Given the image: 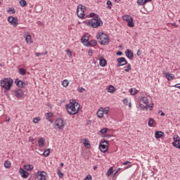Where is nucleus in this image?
<instances>
[{
	"instance_id": "nucleus-1",
	"label": "nucleus",
	"mask_w": 180,
	"mask_h": 180,
	"mask_svg": "<svg viewBox=\"0 0 180 180\" xmlns=\"http://www.w3.org/2000/svg\"><path fill=\"white\" fill-rule=\"evenodd\" d=\"M65 109L68 115H77L79 112V109H81V104L75 100H70L69 103L65 105Z\"/></svg>"
},
{
	"instance_id": "nucleus-2",
	"label": "nucleus",
	"mask_w": 180,
	"mask_h": 180,
	"mask_svg": "<svg viewBox=\"0 0 180 180\" xmlns=\"http://www.w3.org/2000/svg\"><path fill=\"white\" fill-rule=\"evenodd\" d=\"M139 106L141 109H146V110H153L154 108V103L153 98L150 96L141 97L139 100Z\"/></svg>"
},
{
	"instance_id": "nucleus-3",
	"label": "nucleus",
	"mask_w": 180,
	"mask_h": 180,
	"mask_svg": "<svg viewBox=\"0 0 180 180\" xmlns=\"http://www.w3.org/2000/svg\"><path fill=\"white\" fill-rule=\"evenodd\" d=\"M89 18H93V19L86 22L87 26L89 27L96 28L103 25V22H102V20L99 18V15L91 13L89 14Z\"/></svg>"
},
{
	"instance_id": "nucleus-4",
	"label": "nucleus",
	"mask_w": 180,
	"mask_h": 180,
	"mask_svg": "<svg viewBox=\"0 0 180 180\" xmlns=\"http://www.w3.org/2000/svg\"><path fill=\"white\" fill-rule=\"evenodd\" d=\"M12 84H13V79L11 78H4L0 81V86L4 88L6 92L12 88Z\"/></svg>"
},
{
	"instance_id": "nucleus-5",
	"label": "nucleus",
	"mask_w": 180,
	"mask_h": 180,
	"mask_svg": "<svg viewBox=\"0 0 180 180\" xmlns=\"http://www.w3.org/2000/svg\"><path fill=\"white\" fill-rule=\"evenodd\" d=\"M97 39L98 40V43L100 44H108L109 43V37H108V34L103 33V32H98L97 34Z\"/></svg>"
},
{
	"instance_id": "nucleus-6",
	"label": "nucleus",
	"mask_w": 180,
	"mask_h": 180,
	"mask_svg": "<svg viewBox=\"0 0 180 180\" xmlns=\"http://www.w3.org/2000/svg\"><path fill=\"white\" fill-rule=\"evenodd\" d=\"M86 10V7L83 6L82 4H79L77 8V15L78 18L82 19L84 16H85V11Z\"/></svg>"
},
{
	"instance_id": "nucleus-7",
	"label": "nucleus",
	"mask_w": 180,
	"mask_h": 180,
	"mask_svg": "<svg viewBox=\"0 0 180 180\" xmlns=\"http://www.w3.org/2000/svg\"><path fill=\"white\" fill-rule=\"evenodd\" d=\"M122 19L127 22L128 27H134V21L131 15L127 14L124 15Z\"/></svg>"
},
{
	"instance_id": "nucleus-8",
	"label": "nucleus",
	"mask_w": 180,
	"mask_h": 180,
	"mask_svg": "<svg viewBox=\"0 0 180 180\" xmlns=\"http://www.w3.org/2000/svg\"><path fill=\"white\" fill-rule=\"evenodd\" d=\"M109 149V143L108 141L103 139L99 144V150L101 153H106Z\"/></svg>"
},
{
	"instance_id": "nucleus-9",
	"label": "nucleus",
	"mask_w": 180,
	"mask_h": 180,
	"mask_svg": "<svg viewBox=\"0 0 180 180\" xmlns=\"http://www.w3.org/2000/svg\"><path fill=\"white\" fill-rule=\"evenodd\" d=\"M55 126L56 129L62 130V129H64V127H65V123H64V120H63V119L58 118L55 122Z\"/></svg>"
},
{
	"instance_id": "nucleus-10",
	"label": "nucleus",
	"mask_w": 180,
	"mask_h": 180,
	"mask_svg": "<svg viewBox=\"0 0 180 180\" xmlns=\"http://www.w3.org/2000/svg\"><path fill=\"white\" fill-rule=\"evenodd\" d=\"M37 180H47V173L44 171H38L37 173Z\"/></svg>"
},
{
	"instance_id": "nucleus-11",
	"label": "nucleus",
	"mask_w": 180,
	"mask_h": 180,
	"mask_svg": "<svg viewBox=\"0 0 180 180\" xmlns=\"http://www.w3.org/2000/svg\"><path fill=\"white\" fill-rule=\"evenodd\" d=\"M8 22L9 23H11V25H12V26H14L15 27H16V26H18V25H19V23L18 22V18H16L15 17H12V16H9L8 18Z\"/></svg>"
},
{
	"instance_id": "nucleus-12",
	"label": "nucleus",
	"mask_w": 180,
	"mask_h": 180,
	"mask_svg": "<svg viewBox=\"0 0 180 180\" xmlns=\"http://www.w3.org/2000/svg\"><path fill=\"white\" fill-rule=\"evenodd\" d=\"M118 64H117V67H122L123 65H126V64H127V60L122 57V58H119L117 60Z\"/></svg>"
},
{
	"instance_id": "nucleus-13",
	"label": "nucleus",
	"mask_w": 180,
	"mask_h": 180,
	"mask_svg": "<svg viewBox=\"0 0 180 180\" xmlns=\"http://www.w3.org/2000/svg\"><path fill=\"white\" fill-rule=\"evenodd\" d=\"M19 172L22 178L27 179L29 177V175H30L29 172L23 169V168H20Z\"/></svg>"
},
{
	"instance_id": "nucleus-14",
	"label": "nucleus",
	"mask_w": 180,
	"mask_h": 180,
	"mask_svg": "<svg viewBox=\"0 0 180 180\" xmlns=\"http://www.w3.org/2000/svg\"><path fill=\"white\" fill-rule=\"evenodd\" d=\"M23 94H24L23 90H22L20 89H18L15 91V96L18 99H20V98H23Z\"/></svg>"
},
{
	"instance_id": "nucleus-15",
	"label": "nucleus",
	"mask_w": 180,
	"mask_h": 180,
	"mask_svg": "<svg viewBox=\"0 0 180 180\" xmlns=\"http://www.w3.org/2000/svg\"><path fill=\"white\" fill-rule=\"evenodd\" d=\"M99 65L101 67H106V65H108V61L105 60V59H104L103 57H100L99 58Z\"/></svg>"
},
{
	"instance_id": "nucleus-16",
	"label": "nucleus",
	"mask_w": 180,
	"mask_h": 180,
	"mask_svg": "<svg viewBox=\"0 0 180 180\" xmlns=\"http://www.w3.org/2000/svg\"><path fill=\"white\" fill-rule=\"evenodd\" d=\"M46 144V140L44 139V138H40L38 140V146L39 147V148H43V147H44Z\"/></svg>"
},
{
	"instance_id": "nucleus-17",
	"label": "nucleus",
	"mask_w": 180,
	"mask_h": 180,
	"mask_svg": "<svg viewBox=\"0 0 180 180\" xmlns=\"http://www.w3.org/2000/svg\"><path fill=\"white\" fill-rule=\"evenodd\" d=\"M125 56L127 57V58L131 59L134 57L133 51H131V49H127L125 51Z\"/></svg>"
},
{
	"instance_id": "nucleus-18",
	"label": "nucleus",
	"mask_w": 180,
	"mask_h": 180,
	"mask_svg": "<svg viewBox=\"0 0 180 180\" xmlns=\"http://www.w3.org/2000/svg\"><path fill=\"white\" fill-rule=\"evenodd\" d=\"M45 117L48 122H50L51 123H53V120L51 117H53V113L52 112H47L45 114Z\"/></svg>"
},
{
	"instance_id": "nucleus-19",
	"label": "nucleus",
	"mask_w": 180,
	"mask_h": 180,
	"mask_svg": "<svg viewBox=\"0 0 180 180\" xmlns=\"http://www.w3.org/2000/svg\"><path fill=\"white\" fill-rule=\"evenodd\" d=\"M25 41L27 44H32L33 43V39H32V35L28 34L25 37Z\"/></svg>"
},
{
	"instance_id": "nucleus-20",
	"label": "nucleus",
	"mask_w": 180,
	"mask_h": 180,
	"mask_svg": "<svg viewBox=\"0 0 180 180\" xmlns=\"http://www.w3.org/2000/svg\"><path fill=\"white\" fill-rule=\"evenodd\" d=\"M148 2H151V0H138L137 5L143 6V5H146Z\"/></svg>"
},
{
	"instance_id": "nucleus-21",
	"label": "nucleus",
	"mask_w": 180,
	"mask_h": 180,
	"mask_svg": "<svg viewBox=\"0 0 180 180\" xmlns=\"http://www.w3.org/2000/svg\"><path fill=\"white\" fill-rule=\"evenodd\" d=\"M103 108H100L98 109V110L97 111V116L98 117H99L100 119H101V117H103Z\"/></svg>"
},
{
	"instance_id": "nucleus-22",
	"label": "nucleus",
	"mask_w": 180,
	"mask_h": 180,
	"mask_svg": "<svg viewBox=\"0 0 180 180\" xmlns=\"http://www.w3.org/2000/svg\"><path fill=\"white\" fill-rule=\"evenodd\" d=\"M155 139H161V137H164V132L160 131H157L155 133Z\"/></svg>"
},
{
	"instance_id": "nucleus-23",
	"label": "nucleus",
	"mask_w": 180,
	"mask_h": 180,
	"mask_svg": "<svg viewBox=\"0 0 180 180\" xmlns=\"http://www.w3.org/2000/svg\"><path fill=\"white\" fill-rule=\"evenodd\" d=\"M165 78H167V81H172V79L175 78V75L171 73H166Z\"/></svg>"
},
{
	"instance_id": "nucleus-24",
	"label": "nucleus",
	"mask_w": 180,
	"mask_h": 180,
	"mask_svg": "<svg viewBox=\"0 0 180 180\" xmlns=\"http://www.w3.org/2000/svg\"><path fill=\"white\" fill-rule=\"evenodd\" d=\"M33 165H24V169L25 171H33Z\"/></svg>"
},
{
	"instance_id": "nucleus-25",
	"label": "nucleus",
	"mask_w": 180,
	"mask_h": 180,
	"mask_svg": "<svg viewBox=\"0 0 180 180\" xmlns=\"http://www.w3.org/2000/svg\"><path fill=\"white\" fill-rule=\"evenodd\" d=\"M81 40H82V43H83L84 46H88V40H89L88 37H83Z\"/></svg>"
},
{
	"instance_id": "nucleus-26",
	"label": "nucleus",
	"mask_w": 180,
	"mask_h": 180,
	"mask_svg": "<svg viewBox=\"0 0 180 180\" xmlns=\"http://www.w3.org/2000/svg\"><path fill=\"white\" fill-rule=\"evenodd\" d=\"M155 123V120L153 118H150L148 120V125L149 126V127H153Z\"/></svg>"
},
{
	"instance_id": "nucleus-27",
	"label": "nucleus",
	"mask_w": 180,
	"mask_h": 180,
	"mask_svg": "<svg viewBox=\"0 0 180 180\" xmlns=\"http://www.w3.org/2000/svg\"><path fill=\"white\" fill-rule=\"evenodd\" d=\"M107 91H108V92H109V94H115V91L116 90L115 89V86L110 85V86H109Z\"/></svg>"
},
{
	"instance_id": "nucleus-28",
	"label": "nucleus",
	"mask_w": 180,
	"mask_h": 180,
	"mask_svg": "<svg viewBox=\"0 0 180 180\" xmlns=\"http://www.w3.org/2000/svg\"><path fill=\"white\" fill-rule=\"evenodd\" d=\"M12 165V163H11V161L9 160H6L5 162H4V167L6 168V169H9L11 168Z\"/></svg>"
},
{
	"instance_id": "nucleus-29",
	"label": "nucleus",
	"mask_w": 180,
	"mask_h": 180,
	"mask_svg": "<svg viewBox=\"0 0 180 180\" xmlns=\"http://www.w3.org/2000/svg\"><path fill=\"white\" fill-rule=\"evenodd\" d=\"M123 103L127 106H129V108H131V103L129 102V98H124L123 100Z\"/></svg>"
},
{
	"instance_id": "nucleus-30",
	"label": "nucleus",
	"mask_w": 180,
	"mask_h": 180,
	"mask_svg": "<svg viewBox=\"0 0 180 180\" xmlns=\"http://www.w3.org/2000/svg\"><path fill=\"white\" fill-rule=\"evenodd\" d=\"M96 44H97V42L96 40H91L88 42L87 46H91V47H94L96 46Z\"/></svg>"
},
{
	"instance_id": "nucleus-31",
	"label": "nucleus",
	"mask_w": 180,
	"mask_h": 180,
	"mask_svg": "<svg viewBox=\"0 0 180 180\" xmlns=\"http://www.w3.org/2000/svg\"><path fill=\"white\" fill-rule=\"evenodd\" d=\"M137 92H139V90L136 89V88H131L129 90V93L131 94V95H136Z\"/></svg>"
},
{
	"instance_id": "nucleus-32",
	"label": "nucleus",
	"mask_w": 180,
	"mask_h": 180,
	"mask_svg": "<svg viewBox=\"0 0 180 180\" xmlns=\"http://www.w3.org/2000/svg\"><path fill=\"white\" fill-rule=\"evenodd\" d=\"M108 130H109V129H108V128H103L101 130H100L98 134L100 136H102V135L105 134V133H106Z\"/></svg>"
},
{
	"instance_id": "nucleus-33",
	"label": "nucleus",
	"mask_w": 180,
	"mask_h": 180,
	"mask_svg": "<svg viewBox=\"0 0 180 180\" xmlns=\"http://www.w3.org/2000/svg\"><path fill=\"white\" fill-rule=\"evenodd\" d=\"M84 147H86V148H91V143H89L88 139H84Z\"/></svg>"
},
{
	"instance_id": "nucleus-34",
	"label": "nucleus",
	"mask_w": 180,
	"mask_h": 180,
	"mask_svg": "<svg viewBox=\"0 0 180 180\" xmlns=\"http://www.w3.org/2000/svg\"><path fill=\"white\" fill-rule=\"evenodd\" d=\"M50 150H51L50 148L45 150L43 153L44 157H49V155H50Z\"/></svg>"
},
{
	"instance_id": "nucleus-35",
	"label": "nucleus",
	"mask_w": 180,
	"mask_h": 180,
	"mask_svg": "<svg viewBox=\"0 0 180 180\" xmlns=\"http://www.w3.org/2000/svg\"><path fill=\"white\" fill-rule=\"evenodd\" d=\"M62 85L65 88H67V86H68V85H70V82H68V80H67V79H64L62 82Z\"/></svg>"
},
{
	"instance_id": "nucleus-36",
	"label": "nucleus",
	"mask_w": 180,
	"mask_h": 180,
	"mask_svg": "<svg viewBox=\"0 0 180 180\" xmlns=\"http://www.w3.org/2000/svg\"><path fill=\"white\" fill-rule=\"evenodd\" d=\"M172 145L174 146V147H176V148H179L180 149V141H174L172 143Z\"/></svg>"
},
{
	"instance_id": "nucleus-37",
	"label": "nucleus",
	"mask_w": 180,
	"mask_h": 180,
	"mask_svg": "<svg viewBox=\"0 0 180 180\" xmlns=\"http://www.w3.org/2000/svg\"><path fill=\"white\" fill-rule=\"evenodd\" d=\"M112 174H113V167H110L107 173H106V176H109L110 175H112Z\"/></svg>"
},
{
	"instance_id": "nucleus-38",
	"label": "nucleus",
	"mask_w": 180,
	"mask_h": 180,
	"mask_svg": "<svg viewBox=\"0 0 180 180\" xmlns=\"http://www.w3.org/2000/svg\"><path fill=\"white\" fill-rule=\"evenodd\" d=\"M19 74H20V75H26V70H25L23 68H20Z\"/></svg>"
},
{
	"instance_id": "nucleus-39",
	"label": "nucleus",
	"mask_w": 180,
	"mask_h": 180,
	"mask_svg": "<svg viewBox=\"0 0 180 180\" xmlns=\"http://www.w3.org/2000/svg\"><path fill=\"white\" fill-rule=\"evenodd\" d=\"M57 174L59 178L60 179L64 178V173L61 172L60 169H58Z\"/></svg>"
},
{
	"instance_id": "nucleus-40",
	"label": "nucleus",
	"mask_w": 180,
	"mask_h": 180,
	"mask_svg": "<svg viewBox=\"0 0 180 180\" xmlns=\"http://www.w3.org/2000/svg\"><path fill=\"white\" fill-rule=\"evenodd\" d=\"M125 72H130L131 71V65L129 64L124 69Z\"/></svg>"
},
{
	"instance_id": "nucleus-41",
	"label": "nucleus",
	"mask_w": 180,
	"mask_h": 180,
	"mask_svg": "<svg viewBox=\"0 0 180 180\" xmlns=\"http://www.w3.org/2000/svg\"><path fill=\"white\" fill-rule=\"evenodd\" d=\"M20 6L25 7L27 5V2H26L25 0H21L20 1Z\"/></svg>"
},
{
	"instance_id": "nucleus-42",
	"label": "nucleus",
	"mask_w": 180,
	"mask_h": 180,
	"mask_svg": "<svg viewBox=\"0 0 180 180\" xmlns=\"http://www.w3.org/2000/svg\"><path fill=\"white\" fill-rule=\"evenodd\" d=\"M17 85H18L20 88H22V86H24L23 81H22V80L18 81V82H17Z\"/></svg>"
},
{
	"instance_id": "nucleus-43",
	"label": "nucleus",
	"mask_w": 180,
	"mask_h": 180,
	"mask_svg": "<svg viewBox=\"0 0 180 180\" xmlns=\"http://www.w3.org/2000/svg\"><path fill=\"white\" fill-rule=\"evenodd\" d=\"M66 53H67V56L68 57H70V58H71V57H72V51H71V50L67 49L66 50Z\"/></svg>"
},
{
	"instance_id": "nucleus-44",
	"label": "nucleus",
	"mask_w": 180,
	"mask_h": 180,
	"mask_svg": "<svg viewBox=\"0 0 180 180\" xmlns=\"http://www.w3.org/2000/svg\"><path fill=\"white\" fill-rule=\"evenodd\" d=\"M40 120H41V118L39 117H35L33 120V123H39V122H40Z\"/></svg>"
},
{
	"instance_id": "nucleus-45",
	"label": "nucleus",
	"mask_w": 180,
	"mask_h": 180,
	"mask_svg": "<svg viewBox=\"0 0 180 180\" xmlns=\"http://www.w3.org/2000/svg\"><path fill=\"white\" fill-rule=\"evenodd\" d=\"M7 12L8 13H15V8H9Z\"/></svg>"
},
{
	"instance_id": "nucleus-46",
	"label": "nucleus",
	"mask_w": 180,
	"mask_h": 180,
	"mask_svg": "<svg viewBox=\"0 0 180 180\" xmlns=\"http://www.w3.org/2000/svg\"><path fill=\"white\" fill-rule=\"evenodd\" d=\"M173 140H174V141H180V138L178 136V135H174V136H173Z\"/></svg>"
},
{
	"instance_id": "nucleus-47",
	"label": "nucleus",
	"mask_w": 180,
	"mask_h": 180,
	"mask_svg": "<svg viewBox=\"0 0 180 180\" xmlns=\"http://www.w3.org/2000/svg\"><path fill=\"white\" fill-rule=\"evenodd\" d=\"M103 113L105 115H108L109 113V108L108 107L103 108Z\"/></svg>"
},
{
	"instance_id": "nucleus-48",
	"label": "nucleus",
	"mask_w": 180,
	"mask_h": 180,
	"mask_svg": "<svg viewBox=\"0 0 180 180\" xmlns=\"http://www.w3.org/2000/svg\"><path fill=\"white\" fill-rule=\"evenodd\" d=\"M128 164H131V162L127 160L122 164V165H128Z\"/></svg>"
},
{
	"instance_id": "nucleus-49",
	"label": "nucleus",
	"mask_w": 180,
	"mask_h": 180,
	"mask_svg": "<svg viewBox=\"0 0 180 180\" xmlns=\"http://www.w3.org/2000/svg\"><path fill=\"white\" fill-rule=\"evenodd\" d=\"M35 56L36 57H40V56H43V53H36Z\"/></svg>"
},
{
	"instance_id": "nucleus-50",
	"label": "nucleus",
	"mask_w": 180,
	"mask_h": 180,
	"mask_svg": "<svg viewBox=\"0 0 180 180\" xmlns=\"http://www.w3.org/2000/svg\"><path fill=\"white\" fill-rule=\"evenodd\" d=\"M84 91H85V89H84V88H82V87H81V88H79V89H78V91L80 92V93L84 92Z\"/></svg>"
},
{
	"instance_id": "nucleus-51",
	"label": "nucleus",
	"mask_w": 180,
	"mask_h": 180,
	"mask_svg": "<svg viewBox=\"0 0 180 180\" xmlns=\"http://www.w3.org/2000/svg\"><path fill=\"white\" fill-rule=\"evenodd\" d=\"M88 54H89V57H91L92 56V54H93L92 50H91V49L89 50Z\"/></svg>"
},
{
	"instance_id": "nucleus-52",
	"label": "nucleus",
	"mask_w": 180,
	"mask_h": 180,
	"mask_svg": "<svg viewBox=\"0 0 180 180\" xmlns=\"http://www.w3.org/2000/svg\"><path fill=\"white\" fill-rule=\"evenodd\" d=\"M117 56H123V52L122 51L117 52Z\"/></svg>"
},
{
	"instance_id": "nucleus-53",
	"label": "nucleus",
	"mask_w": 180,
	"mask_h": 180,
	"mask_svg": "<svg viewBox=\"0 0 180 180\" xmlns=\"http://www.w3.org/2000/svg\"><path fill=\"white\" fill-rule=\"evenodd\" d=\"M131 167H133V165H129L124 168V169H129V168H131Z\"/></svg>"
},
{
	"instance_id": "nucleus-54",
	"label": "nucleus",
	"mask_w": 180,
	"mask_h": 180,
	"mask_svg": "<svg viewBox=\"0 0 180 180\" xmlns=\"http://www.w3.org/2000/svg\"><path fill=\"white\" fill-rule=\"evenodd\" d=\"M174 88H178L179 89H180V84H175Z\"/></svg>"
},
{
	"instance_id": "nucleus-55",
	"label": "nucleus",
	"mask_w": 180,
	"mask_h": 180,
	"mask_svg": "<svg viewBox=\"0 0 180 180\" xmlns=\"http://www.w3.org/2000/svg\"><path fill=\"white\" fill-rule=\"evenodd\" d=\"M107 5L108 6H112V1H107Z\"/></svg>"
},
{
	"instance_id": "nucleus-56",
	"label": "nucleus",
	"mask_w": 180,
	"mask_h": 180,
	"mask_svg": "<svg viewBox=\"0 0 180 180\" xmlns=\"http://www.w3.org/2000/svg\"><path fill=\"white\" fill-rule=\"evenodd\" d=\"M172 26H174V27H178V25L175 22L172 23Z\"/></svg>"
},
{
	"instance_id": "nucleus-57",
	"label": "nucleus",
	"mask_w": 180,
	"mask_h": 180,
	"mask_svg": "<svg viewBox=\"0 0 180 180\" xmlns=\"http://www.w3.org/2000/svg\"><path fill=\"white\" fill-rule=\"evenodd\" d=\"M29 140H30V141H34V139L33 137H32V136H30V137L29 138Z\"/></svg>"
},
{
	"instance_id": "nucleus-58",
	"label": "nucleus",
	"mask_w": 180,
	"mask_h": 180,
	"mask_svg": "<svg viewBox=\"0 0 180 180\" xmlns=\"http://www.w3.org/2000/svg\"><path fill=\"white\" fill-rule=\"evenodd\" d=\"M160 112H161L160 115H162V116H165V113H164V112L160 111Z\"/></svg>"
},
{
	"instance_id": "nucleus-59",
	"label": "nucleus",
	"mask_w": 180,
	"mask_h": 180,
	"mask_svg": "<svg viewBox=\"0 0 180 180\" xmlns=\"http://www.w3.org/2000/svg\"><path fill=\"white\" fill-rule=\"evenodd\" d=\"M11 121V117H8L6 120V122H10Z\"/></svg>"
},
{
	"instance_id": "nucleus-60",
	"label": "nucleus",
	"mask_w": 180,
	"mask_h": 180,
	"mask_svg": "<svg viewBox=\"0 0 180 180\" xmlns=\"http://www.w3.org/2000/svg\"><path fill=\"white\" fill-rule=\"evenodd\" d=\"M141 54V52H140V50H139L137 52V56H140Z\"/></svg>"
},
{
	"instance_id": "nucleus-61",
	"label": "nucleus",
	"mask_w": 180,
	"mask_h": 180,
	"mask_svg": "<svg viewBox=\"0 0 180 180\" xmlns=\"http://www.w3.org/2000/svg\"><path fill=\"white\" fill-rule=\"evenodd\" d=\"M47 51H45L44 53H43V56H47Z\"/></svg>"
},
{
	"instance_id": "nucleus-62",
	"label": "nucleus",
	"mask_w": 180,
	"mask_h": 180,
	"mask_svg": "<svg viewBox=\"0 0 180 180\" xmlns=\"http://www.w3.org/2000/svg\"><path fill=\"white\" fill-rule=\"evenodd\" d=\"M117 4H119L120 2V0H115Z\"/></svg>"
},
{
	"instance_id": "nucleus-63",
	"label": "nucleus",
	"mask_w": 180,
	"mask_h": 180,
	"mask_svg": "<svg viewBox=\"0 0 180 180\" xmlns=\"http://www.w3.org/2000/svg\"><path fill=\"white\" fill-rule=\"evenodd\" d=\"M60 167H64V163H60Z\"/></svg>"
},
{
	"instance_id": "nucleus-64",
	"label": "nucleus",
	"mask_w": 180,
	"mask_h": 180,
	"mask_svg": "<svg viewBox=\"0 0 180 180\" xmlns=\"http://www.w3.org/2000/svg\"><path fill=\"white\" fill-rule=\"evenodd\" d=\"M94 169H96V167H94Z\"/></svg>"
}]
</instances>
